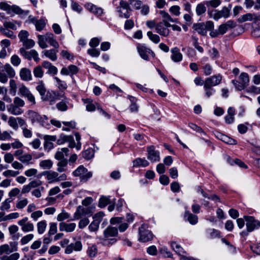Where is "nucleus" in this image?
<instances>
[{"label": "nucleus", "mask_w": 260, "mask_h": 260, "mask_svg": "<svg viewBox=\"0 0 260 260\" xmlns=\"http://www.w3.org/2000/svg\"><path fill=\"white\" fill-rule=\"evenodd\" d=\"M205 2L198 4L196 7V13L197 16H201L206 12V7Z\"/></svg>", "instance_id": "35"}, {"label": "nucleus", "mask_w": 260, "mask_h": 260, "mask_svg": "<svg viewBox=\"0 0 260 260\" xmlns=\"http://www.w3.org/2000/svg\"><path fill=\"white\" fill-rule=\"evenodd\" d=\"M204 88L205 90V95L207 98H209L215 92V90L212 87L209 86L204 84Z\"/></svg>", "instance_id": "59"}, {"label": "nucleus", "mask_w": 260, "mask_h": 260, "mask_svg": "<svg viewBox=\"0 0 260 260\" xmlns=\"http://www.w3.org/2000/svg\"><path fill=\"white\" fill-rule=\"evenodd\" d=\"M159 14L161 17L162 18V22L165 24V25L167 27H171V24L170 23V22H176L177 19H173L171 16L168 13L166 12L165 11H160L159 12Z\"/></svg>", "instance_id": "25"}, {"label": "nucleus", "mask_w": 260, "mask_h": 260, "mask_svg": "<svg viewBox=\"0 0 260 260\" xmlns=\"http://www.w3.org/2000/svg\"><path fill=\"white\" fill-rule=\"evenodd\" d=\"M131 10H119V11H117V12L119 13V17L120 18H128L131 15Z\"/></svg>", "instance_id": "58"}, {"label": "nucleus", "mask_w": 260, "mask_h": 260, "mask_svg": "<svg viewBox=\"0 0 260 260\" xmlns=\"http://www.w3.org/2000/svg\"><path fill=\"white\" fill-rule=\"evenodd\" d=\"M44 175L46 176V178L49 183L66 180L67 179L66 174L59 175L57 172L53 171L45 172Z\"/></svg>", "instance_id": "8"}, {"label": "nucleus", "mask_w": 260, "mask_h": 260, "mask_svg": "<svg viewBox=\"0 0 260 260\" xmlns=\"http://www.w3.org/2000/svg\"><path fill=\"white\" fill-rule=\"evenodd\" d=\"M91 213V208L84 207L82 206H79L74 214V218L72 220L79 219L86 215H90Z\"/></svg>", "instance_id": "13"}, {"label": "nucleus", "mask_w": 260, "mask_h": 260, "mask_svg": "<svg viewBox=\"0 0 260 260\" xmlns=\"http://www.w3.org/2000/svg\"><path fill=\"white\" fill-rule=\"evenodd\" d=\"M0 9L6 11L8 14L11 15L14 14L27 15L29 13V11L28 10L24 11L16 5L11 6L6 2H2L0 3Z\"/></svg>", "instance_id": "4"}, {"label": "nucleus", "mask_w": 260, "mask_h": 260, "mask_svg": "<svg viewBox=\"0 0 260 260\" xmlns=\"http://www.w3.org/2000/svg\"><path fill=\"white\" fill-rule=\"evenodd\" d=\"M10 85V93L13 95H15L16 94L17 84L14 79H11L9 82Z\"/></svg>", "instance_id": "49"}, {"label": "nucleus", "mask_w": 260, "mask_h": 260, "mask_svg": "<svg viewBox=\"0 0 260 260\" xmlns=\"http://www.w3.org/2000/svg\"><path fill=\"white\" fill-rule=\"evenodd\" d=\"M153 238L151 232L148 230L146 224H143L139 228V240L143 242H146L151 240Z\"/></svg>", "instance_id": "10"}, {"label": "nucleus", "mask_w": 260, "mask_h": 260, "mask_svg": "<svg viewBox=\"0 0 260 260\" xmlns=\"http://www.w3.org/2000/svg\"><path fill=\"white\" fill-rule=\"evenodd\" d=\"M171 52L172 55L171 59L174 62H179L182 59V54L180 52L179 49L178 47H174L171 49Z\"/></svg>", "instance_id": "27"}, {"label": "nucleus", "mask_w": 260, "mask_h": 260, "mask_svg": "<svg viewBox=\"0 0 260 260\" xmlns=\"http://www.w3.org/2000/svg\"><path fill=\"white\" fill-rule=\"evenodd\" d=\"M76 227L75 223H67L64 222H61L59 224V231L61 232H72Z\"/></svg>", "instance_id": "24"}, {"label": "nucleus", "mask_w": 260, "mask_h": 260, "mask_svg": "<svg viewBox=\"0 0 260 260\" xmlns=\"http://www.w3.org/2000/svg\"><path fill=\"white\" fill-rule=\"evenodd\" d=\"M94 156V152L93 149L89 148L85 150L83 152V157L87 159L92 158Z\"/></svg>", "instance_id": "56"}, {"label": "nucleus", "mask_w": 260, "mask_h": 260, "mask_svg": "<svg viewBox=\"0 0 260 260\" xmlns=\"http://www.w3.org/2000/svg\"><path fill=\"white\" fill-rule=\"evenodd\" d=\"M37 30L41 31L46 26V22L43 19L39 20L35 25Z\"/></svg>", "instance_id": "57"}, {"label": "nucleus", "mask_w": 260, "mask_h": 260, "mask_svg": "<svg viewBox=\"0 0 260 260\" xmlns=\"http://www.w3.org/2000/svg\"><path fill=\"white\" fill-rule=\"evenodd\" d=\"M148 165V161L145 158H137L133 161L134 167H146Z\"/></svg>", "instance_id": "30"}, {"label": "nucleus", "mask_w": 260, "mask_h": 260, "mask_svg": "<svg viewBox=\"0 0 260 260\" xmlns=\"http://www.w3.org/2000/svg\"><path fill=\"white\" fill-rule=\"evenodd\" d=\"M28 218L25 217L18 221V224L21 226V230L24 232H32L34 230V224L29 222H27Z\"/></svg>", "instance_id": "17"}, {"label": "nucleus", "mask_w": 260, "mask_h": 260, "mask_svg": "<svg viewBox=\"0 0 260 260\" xmlns=\"http://www.w3.org/2000/svg\"><path fill=\"white\" fill-rule=\"evenodd\" d=\"M205 4L207 7H211L212 8H216L221 4L220 0H210L205 2Z\"/></svg>", "instance_id": "51"}, {"label": "nucleus", "mask_w": 260, "mask_h": 260, "mask_svg": "<svg viewBox=\"0 0 260 260\" xmlns=\"http://www.w3.org/2000/svg\"><path fill=\"white\" fill-rule=\"evenodd\" d=\"M33 73L36 78H41L43 76L44 71L41 66H37L34 68Z\"/></svg>", "instance_id": "50"}, {"label": "nucleus", "mask_w": 260, "mask_h": 260, "mask_svg": "<svg viewBox=\"0 0 260 260\" xmlns=\"http://www.w3.org/2000/svg\"><path fill=\"white\" fill-rule=\"evenodd\" d=\"M70 140H72V135H66L61 134L57 140V144L58 145H62L66 142H68Z\"/></svg>", "instance_id": "38"}, {"label": "nucleus", "mask_w": 260, "mask_h": 260, "mask_svg": "<svg viewBox=\"0 0 260 260\" xmlns=\"http://www.w3.org/2000/svg\"><path fill=\"white\" fill-rule=\"evenodd\" d=\"M18 159L23 164L28 163L32 159V156L29 154H25L19 157Z\"/></svg>", "instance_id": "63"}, {"label": "nucleus", "mask_w": 260, "mask_h": 260, "mask_svg": "<svg viewBox=\"0 0 260 260\" xmlns=\"http://www.w3.org/2000/svg\"><path fill=\"white\" fill-rule=\"evenodd\" d=\"M68 165V160L67 159H63L61 160H59V161L57 164V171L58 172H62L67 171V167Z\"/></svg>", "instance_id": "36"}, {"label": "nucleus", "mask_w": 260, "mask_h": 260, "mask_svg": "<svg viewBox=\"0 0 260 260\" xmlns=\"http://www.w3.org/2000/svg\"><path fill=\"white\" fill-rule=\"evenodd\" d=\"M24 105V100L17 96L14 99L12 104L7 106V111L12 115H19L23 113L24 110L22 108Z\"/></svg>", "instance_id": "2"}, {"label": "nucleus", "mask_w": 260, "mask_h": 260, "mask_svg": "<svg viewBox=\"0 0 260 260\" xmlns=\"http://www.w3.org/2000/svg\"><path fill=\"white\" fill-rule=\"evenodd\" d=\"M54 80L56 81V85L59 89L64 90L67 88V84L66 82L61 81L58 77H54Z\"/></svg>", "instance_id": "46"}, {"label": "nucleus", "mask_w": 260, "mask_h": 260, "mask_svg": "<svg viewBox=\"0 0 260 260\" xmlns=\"http://www.w3.org/2000/svg\"><path fill=\"white\" fill-rule=\"evenodd\" d=\"M147 36L149 39L155 44H157L160 41V38L159 36L156 34H153L151 31H148Z\"/></svg>", "instance_id": "54"}, {"label": "nucleus", "mask_w": 260, "mask_h": 260, "mask_svg": "<svg viewBox=\"0 0 260 260\" xmlns=\"http://www.w3.org/2000/svg\"><path fill=\"white\" fill-rule=\"evenodd\" d=\"M0 32L2 35L12 39H15L16 37L12 31L9 30V29L4 25L0 27Z\"/></svg>", "instance_id": "33"}, {"label": "nucleus", "mask_w": 260, "mask_h": 260, "mask_svg": "<svg viewBox=\"0 0 260 260\" xmlns=\"http://www.w3.org/2000/svg\"><path fill=\"white\" fill-rule=\"evenodd\" d=\"M18 36L20 39V41L23 42L28 39L29 33L26 30H22L19 32Z\"/></svg>", "instance_id": "60"}, {"label": "nucleus", "mask_w": 260, "mask_h": 260, "mask_svg": "<svg viewBox=\"0 0 260 260\" xmlns=\"http://www.w3.org/2000/svg\"><path fill=\"white\" fill-rule=\"evenodd\" d=\"M171 247L172 249L178 254L182 256V254L185 253L183 249L176 242H172L171 243Z\"/></svg>", "instance_id": "44"}, {"label": "nucleus", "mask_w": 260, "mask_h": 260, "mask_svg": "<svg viewBox=\"0 0 260 260\" xmlns=\"http://www.w3.org/2000/svg\"><path fill=\"white\" fill-rule=\"evenodd\" d=\"M61 100H62L61 102H60L56 104V107L59 111H65L68 109L67 103H68L69 100L64 96V98H62Z\"/></svg>", "instance_id": "34"}, {"label": "nucleus", "mask_w": 260, "mask_h": 260, "mask_svg": "<svg viewBox=\"0 0 260 260\" xmlns=\"http://www.w3.org/2000/svg\"><path fill=\"white\" fill-rule=\"evenodd\" d=\"M254 15L251 13H247L245 15L241 16L238 19V21L239 23H243L247 21H251L253 19Z\"/></svg>", "instance_id": "43"}, {"label": "nucleus", "mask_w": 260, "mask_h": 260, "mask_svg": "<svg viewBox=\"0 0 260 260\" xmlns=\"http://www.w3.org/2000/svg\"><path fill=\"white\" fill-rule=\"evenodd\" d=\"M239 80H232V82L238 90H242L246 88L249 83V78L247 73L243 72L239 76Z\"/></svg>", "instance_id": "6"}, {"label": "nucleus", "mask_w": 260, "mask_h": 260, "mask_svg": "<svg viewBox=\"0 0 260 260\" xmlns=\"http://www.w3.org/2000/svg\"><path fill=\"white\" fill-rule=\"evenodd\" d=\"M118 235V230L116 228L111 226H108L104 231V237L102 239L103 245H111L116 242V239L113 237Z\"/></svg>", "instance_id": "3"}, {"label": "nucleus", "mask_w": 260, "mask_h": 260, "mask_svg": "<svg viewBox=\"0 0 260 260\" xmlns=\"http://www.w3.org/2000/svg\"><path fill=\"white\" fill-rule=\"evenodd\" d=\"M19 76L24 81H29L32 79L31 71L27 68H23L20 70Z\"/></svg>", "instance_id": "22"}, {"label": "nucleus", "mask_w": 260, "mask_h": 260, "mask_svg": "<svg viewBox=\"0 0 260 260\" xmlns=\"http://www.w3.org/2000/svg\"><path fill=\"white\" fill-rule=\"evenodd\" d=\"M38 232L39 234H42L44 233L47 227V222L46 220H42L37 223V224Z\"/></svg>", "instance_id": "40"}, {"label": "nucleus", "mask_w": 260, "mask_h": 260, "mask_svg": "<svg viewBox=\"0 0 260 260\" xmlns=\"http://www.w3.org/2000/svg\"><path fill=\"white\" fill-rule=\"evenodd\" d=\"M231 8L232 6L229 5V7H223L221 10H214L208 11V13L211 17L217 21L221 18H228L230 16Z\"/></svg>", "instance_id": "5"}, {"label": "nucleus", "mask_w": 260, "mask_h": 260, "mask_svg": "<svg viewBox=\"0 0 260 260\" xmlns=\"http://www.w3.org/2000/svg\"><path fill=\"white\" fill-rule=\"evenodd\" d=\"M123 217H113L110 219V223L112 224H115L117 223H120L119 226V230L120 232H123L125 231L128 228V224L126 223H123Z\"/></svg>", "instance_id": "21"}, {"label": "nucleus", "mask_w": 260, "mask_h": 260, "mask_svg": "<svg viewBox=\"0 0 260 260\" xmlns=\"http://www.w3.org/2000/svg\"><path fill=\"white\" fill-rule=\"evenodd\" d=\"M19 52L25 58L29 60L32 58L36 61H38L40 60L38 52L34 49L27 51L24 48H21L19 49Z\"/></svg>", "instance_id": "15"}, {"label": "nucleus", "mask_w": 260, "mask_h": 260, "mask_svg": "<svg viewBox=\"0 0 260 260\" xmlns=\"http://www.w3.org/2000/svg\"><path fill=\"white\" fill-rule=\"evenodd\" d=\"M128 98L132 102V104L129 106V109L132 112H137L138 110V107L135 103V98L131 95H128Z\"/></svg>", "instance_id": "53"}, {"label": "nucleus", "mask_w": 260, "mask_h": 260, "mask_svg": "<svg viewBox=\"0 0 260 260\" xmlns=\"http://www.w3.org/2000/svg\"><path fill=\"white\" fill-rule=\"evenodd\" d=\"M184 216L191 224H196L198 221V218L197 216L191 214L188 211L185 212Z\"/></svg>", "instance_id": "31"}, {"label": "nucleus", "mask_w": 260, "mask_h": 260, "mask_svg": "<svg viewBox=\"0 0 260 260\" xmlns=\"http://www.w3.org/2000/svg\"><path fill=\"white\" fill-rule=\"evenodd\" d=\"M36 89L41 96L44 95L46 92V89L43 81H40L38 85L36 87Z\"/></svg>", "instance_id": "55"}, {"label": "nucleus", "mask_w": 260, "mask_h": 260, "mask_svg": "<svg viewBox=\"0 0 260 260\" xmlns=\"http://www.w3.org/2000/svg\"><path fill=\"white\" fill-rule=\"evenodd\" d=\"M84 103L85 104L86 109L87 111L92 112L94 111L96 108L97 109V106L99 105L98 103H93V101L90 99H86L83 100Z\"/></svg>", "instance_id": "29"}, {"label": "nucleus", "mask_w": 260, "mask_h": 260, "mask_svg": "<svg viewBox=\"0 0 260 260\" xmlns=\"http://www.w3.org/2000/svg\"><path fill=\"white\" fill-rule=\"evenodd\" d=\"M11 63L15 67L18 66L21 63V59L17 55H13L11 57Z\"/></svg>", "instance_id": "64"}, {"label": "nucleus", "mask_w": 260, "mask_h": 260, "mask_svg": "<svg viewBox=\"0 0 260 260\" xmlns=\"http://www.w3.org/2000/svg\"><path fill=\"white\" fill-rule=\"evenodd\" d=\"M64 98V92H56L55 91L48 92L46 98L44 100H47L50 102V105L54 104L57 100H60Z\"/></svg>", "instance_id": "16"}, {"label": "nucleus", "mask_w": 260, "mask_h": 260, "mask_svg": "<svg viewBox=\"0 0 260 260\" xmlns=\"http://www.w3.org/2000/svg\"><path fill=\"white\" fill-rule=\"evenodd\" d=\"M70 217V215L63 210L57 215V220L59 221H61L68 219Z\"/></svg>", "instance_id": "61"}, {"label": "nucleus", "mask_w": 260, "mask_h": 260, "mask_svg": "<svg viewBox=\"0 0 260 260\" xmlns=\"http://www.w3.org/2000/svg\"><path fill=\"white\" fill-rule=\"evenodd\" d=\"M137 48L140 56L145 60H149L148 54H150L153 57L155 56V53L144 45L139 44Z\"/></svg>", "instance_id": "14"}, {"label": "nucleus", "mask_w": 260, "mask_h": 260, "mask_svg": "<svg viewBox=\"0 0 260 260\" xmlns=\"http://www.w3.org/2000/svg\"><path fill=\"white\" fill-rule=\"evenodd\" d=\"M38 43L39 46L42 48L45 49L48 47V45L46 43L47 42V37L46 34L45 35H39L38 36Z\"/></svg>", "instance_id": "37"}, {"label": "nucleus", "mask_w": 260, "mask_h": 260, "mask_svg": "<svg viewBox=\"0 0 260 260\" xmlns=\"http://www.w3.org/2000/svg\"><path fill=\"white\" fill-rule=\"evenodd\" d=\"M98 250L96 245H92L89 247L87 251V253L89 257H95L97 254Z\"/></svg>", "instance_id": "47"}, {"label": "nucleus", "mask_w": 260, "mask_h": 260, "mask_svg": "<svg viewBox=\"0 0 260 260\" xmlns=\"http://www.w3.org/2000/svg\"><path fill=\"white\" fill-rule=\"evenodd\" d=\"M20 257L18 253H14L9 256L5 255L1 257L2 260H18Z\"/></svg>", "instance_id": "62"}, {"label": "nucleus", "mask_w": 260, "mask_h": 260, "mask_svg": "<svg viewBox=\"0 0 260 260\" xmlns=\"http://www.w3.org/2000/svg\"><path fill=\"white\" fill-rule=\"evenodd\" d=\"M8 123L9 125L14 130L17 131L18 129L17 117L15 118L13 116L10 117L8 121Z\"/></svg>", "instance_id": "42"}, {"label": "nucleus", "mask_w": 260, "mask_h": 260, "mask_svg": "<svg viewBox=\"0 0 260 260\" xmlns=\"http://www.w3.org/2000/svg\"><path fill=\"white\" fill-rule=\"evenodd\" d=\"M147 158L152 162L158 161L160 159L159 153L157 151L155 150L153 146H150L147 147Z\"/></svg>", "instance_id": "18"}, {"label": "nucleus", "mask_w": 260, "mask_h": 260, "mask_svg": "<svg viewBox=\"0 0 260 260\" xmlns=\"http://www.w3.org/2000/svg\"><path fill=\"white\" fill-rule=\"evenodd\" d=\"M244 217L246 221V225L248 232H251L255 228L260 227V222L255 220L253 216H244Z\"/></svg>", "instance_id": "12"}, {"label": "nucleus", "mask_w": 260, "mask_h": 260, "mask_svg": "<svg viewBox=\"0 0 260 260\" xmlns=\"http://www.w3.org/2000/svg\"><path fill=\"white\" fill-rule=\"evenodd\" d=\"M168 27H167L163 22H159L155 25V30L156 32L160 35L167 37L170 33V30L168 28Z\"/></svg>", "instance_id": "23"}, {"label": "nucleus", "mask_w": 260, "mask_h": 260, "mask_svg": "<svg viewBox=\"0 0 260 260\" xmlns=\"http://www.w3.org/2000/svg\"><path fill=\"white\" fill-rule=\"evenodd\" d=\"M28 115L32 122H38L45 127H47L49 125L48 121V118L46 115L41 116L37 112L32 110L28 111Z\"/></svg>", "instance_id": "7"}, {"label": "nucleus", "mask_w": 260, "mask_h": 260, "mask_svg": "<svg viewBox=\"0 0 260 260\" xmlns=\"http://www.w3.org/2000/svg\"><path fill=\"white\" fill-rule=\"evenodd\" d=\"M69 150L68 148H62L58 149L54 155L55 159L61 160L66 159L64 158V156H67L69 155Z\"/></svg>", "instance_id": "26"}, {"label": "nucleus", "mask_w": 260, "mask_h": 260, "mask_svg": "<svg viewBox=\"0 0 260 260\" xmlns=\"http://www.w3.org/2000/svg\"><path fill=\"white\" fill-rule=\"evenodd\" d=\"M192 28L194 31L197 32L201 35H206L207 30H206V26L204 23H194L193 24Z\"/></svg>", "instance_id": "28"}, {"label": "nucleus", "mask_w": 260, "mask_h": 260, "mask_svg": "<svg viewBox=\"0 0 260 260\" xmlns=\"http://www.w3.org/2000/svg\"><path fill=\"white\" fill-rule=\"evenodd\" d=\"M129 4L125 1L121 0L119 2V6L117 8V11L119 10H131Z\"/></svg>", "instance_id": "48"}, {"label": "nucleus", "mask_w": 260, "mask_h": 260, "mask_svg": "<svg viewBox=\"0 0 260 260\" xmlns=\"http://www.w3.org/2000/svg\"><path fill=\"white\" fill-rule=\"evenodd\" d=\"M19 93L21 96L25 97L31 105H35L36 103L35 98L29 91V89L24 84H21L19 87Z\"/></svg>", "instance_id": "11"}, {"label": "nucleus", "mask_w": 260, "mask_h": 260, "mask_svg": "<svg viewBox=\"0 0 260 260\" xmlns=\"http://www.w3.org/2000/svg\"><path fill=\"white\" fill-rule=\"evenodd\" d=\"M206 233L211 239H214L215 238L219 237L220 232L214 229H208L206 230Z\"/></svg>", "instance_id": "39"}, {"label": "nucleus", "mask_w": 260, "mask_h": 260, "mask_svg": "<svg viewBox=\"0 0 260 260\" xmlns=\"http://www.w3.org/2000/svg\"><path fill=\"white\" fill-rule=\"evenodd\" d=\"M222 80V76L218 74L206 79L204 84L210 87L216 86L220 84Z\"/></svg>", "instance_id": "19"}, {"label": "nucleus", "mask_w": 260, "mask_h": 260, "mask_svg": "<svg viewBox=\"0 0 260 260\" xmlns=\"http://www.w3.org/2000/svg\"><path fill=\"white\" fill-rule=\"evenodd\" d=\"M57 51L54 49H50L44 51L43 53L50 60L55 61L57 59Z\"/></svg>", "instance_id": "32"}, {"label": "nucleus", "mask_w": 260, "mask_h": 260, "mask_svg": "<svg viewBox=\"0 0 260 260\" xmlns=\"http://www.w3.org/2000/svg\"><path fill=\"white\" fill-rule=\"evenodd\" d=\"M16 24H17L18 25V26L20 27L21 26V22H18V21H15V22L7 21V22H5L4 23L3 25L8 29L16 30L17 29Z\"/></svg>", "instance_id": "41"}, {"label": "nucleus", "mask_w": 260, "mask_h": 260, "mask_svg": "<svg viewBox=\"0 0 260 260\" xmlns=\"http://www.w3.org/2000/svg\"><path fill=\"white\" fill-rule=\"evenodd\" d=\"M85 8L89 12L93 13L96 16H101L103 14V9L92 3H87L84 6Z\"/></svg>", "instance_id": "20"}, {"label": "nucleus", "mask_w": 260, "mask_h": 260, "mask_svg": "<svg viewBox=\"0 0 260 260\" xmlns=\"http://www.w3.org/2000/svg\"><path fill=\"white\" fill-rule=\"evenodd\" d=\"M73 175L76 177H80L81 181L85 182L91 177L92 173L91 172H88L85 168L81 165L73 172Z\"/></svg>", "instance_id": "9"}, {"label": "nucleus", "mask_w": 260, "mask_h": 260, "mask_svg": "<svg viewBox=\"0 0 260 260\" xmlns=\"http://www.w3.org/2000/svg\"><path fill=\"white\" fill-rule=\"evenodd\" d=\"M12 202V200L10 199H7L4 202H3L1 204V206L0 207V209L2 211H8L10 208V203Z\"/></svg>", "instance_id": "52"}, {"label": "nucleus", "mask_w": 260, "mask_h": 260, "mask_svg": "<svg viewBox=\"0 0 260 260\" xmlns=\"http://www.w3.org/2000/svg\"><path fill=\"white\" fill-rule=\"evenodd\" d=\"M16 75L13 68L8 63L4 66L0 61V82L3 84L6 83L8 78H13Z\"/></svg>", "instance_id": "1"}, {"label": "nucleus", "mask_w": 260, "mask_h": 260, "mask_svg": "<svg viewBox=\"0 0 260 260\" xmlns=\"http://www.w3.org/2000/svg\"><path fill=\"white\" fill-rule=\"evenodd\" d=\"M39 165L43 169H50L52 167L53 162L50 159H46L41 161Z\"/></svg>", "instance_id": "45"}]
</instances>
